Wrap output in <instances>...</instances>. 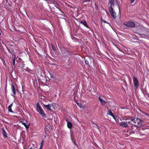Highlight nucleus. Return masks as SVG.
Returning a JSON list of instances; mask_svg holds the SVG:
<instances>
[{
  "instance_id": "c85d7f7f",
  "label": "nucleus",
  "mask_w": 149,
  "mask_h": 149,
  "mask_svg": "<svg viewBox=\"0 0 149 149\" xmlns=\"http://www.w3.org/2000/svg\"><path fill=\"white\" fill-rule=\"evenodd\" d=\"M45 132L48 131V128H47V127H45Z\"/></svg>"
},
{
  "instance_id": "4468645a",
  "label": "nucleus",
  "mask_w": 149,
  "mask_h": 149,
  "mask_svg": "<svg viewBox=\"0 0 149 149\" xmlns=\"http://www.w3.org/2000/svg\"><path fill=\"white\" fill-rule=\"evenodd\" d=\"M115 0H110L109 1V3H110L111 6L112 7L113 6L114 4V2Z\"/></svg>"
},
{
  "instance_id": "7ed1b4c3",
  "label": "nucleus",
  "mask_w": 149,
  "mask_h": 149,
  "mask_svg": "<svg viewBox=\"0 0 149 149\" xmlns=\"http://www.w3.org/2000/svg\"><path fill=\"white\" fill-rule=\"evenodd\" d=\"M11 88L13 94H12V96L15 98L16 97L15 95L16 94V92H18V89L16 88H15L14 86L11 84Z\"/></svg>"
},
{
  "instance_id": "f257e3e1",
  "label": "nucleus",
  "mask_w": 149,
  "mask_h": 149,
  "mask_svg": "<svg viewBox=\"0 0 149 149\" xmlns=\"http://www.w3.org/2000/svg\"><path fill=\"white\" fill-rule=\"evenodd\" d=\"M131 121L134 123V125L135 126L140 127L143 126V121L138 118H131Z\"/></svg>"
},
{
  "instance_id": "c9c22d12",
  "label": "nucleus",
  "mask_w": 149,
  "mask_h": 149,
  "mask_svg": "<svg viewBox=\"0 0 149 149\" xmlns=\"http://www.w3.org/2000/svg\"><path fill=\"white\" fill-rule=\"evenodd\" d=\"M22 89H24L23 86V85H22Z\"/></svg>"
},
{
  "instance_id": "aec40b11",
  "label": "nucleus",
  "mask_w": 149,
  "mask_h": 149,
  "mask_svg": "<svg viewBox=\"0 0 149 149\" xmlns=\"http://www.w3.org/2000/svg\"><path fill=\"white\" fill-rule=\"evenodd\" d=\"M12 60L13 61V65H15V56L13 58Z\"/></svg>"
},
{
  "instance_id": "72a5a7b5",
  "label": "nucleus",
  "mask_w": 149,
  "mask_h": 149,
  "mask_svg": "<svg viewBox=\"0 0 149 149\" xmlns=\"http://www.w3.org/2000/svg\"><path fill=\"white\" fill-rule=\"evenodd\" d=\"M118 7L119 9V13H120V7L118 5Z\"/></svg>"
},
{
  "instance_id": "b1692460",
  "label": "nucleus",
  "mask_w": 149,
  "mask_h": 149,
  "mask_svg": "<svg viewBox=\"0 0 149 149\" xmlns=\"http://www.w3.org/2000/svg\"><path fill=\"white\" fill-rule=\"evenodd\" d=\"M143 113L145 115H146L148 118H149V114H148L146 113H144V112H143Z\"/></svg>"
},
{
  "instance_id": "6ab92c4d",
  "label": "nucleus",
  "mask_w": 149,
  "mask_h": 149,
  "mask_svg": "<svg viewBox=\"0 0 149 149\" xmlns=\"http://www.w3.org/2000/svg\"><path fill=\"white\" fill-rule=\"evenodd\" d=\"M125 122L127 124H130V118L126 119L125 120Z\"/></svg>"
},
{
  "instance_id": "6e6552de",
  "label": "nucleus",
  "mask_w": 149,
  "mask_h": 149,
  "mask_svg": "<svg viewBox=\"0 0 149 149\" xmlns=\"http://www.w3.org/2000/svg\"><path fill=\"white\" fill-rule=\"evenodd\" d=\"M98 99L101 104H102V105H105V104L106 103V102H105L104 100H103L100 96L99 97Z\"/></svg>"
},
{
  "instance_id": "2f4dec72",
  "label": "nucleus",
  "mask_w": 149,
  "mask_h": 149,
  "mask_svg": "<svg viewBox=\"0 0 149 149\" xmlns=\"http://www.w3.org/2000/svg\"><path fill=\"white\" fill-rule=\"evenodd\" d=\"M24 65L25 64L24 63H22V67H24Z\"/></svg>"
},
{
  "instance_id": "c756f323",
  "label": "nucleus",
  "mask_w": 149,
  "mask_h": 149,
  "mask_svg": "<svg viewBox=\"0 0 149 149\" xmlns=\"http://www.w3.org/2000/svg\"><path fill=\"white\" fill-rule=\"evenodd\" d=\"M134 1V0H131V3H132Z\"/></svg>"
},
{
  "instance_id": "a211bd4d",
  "label": "nucleus",
  "mask_w": 149,
  "mask_h": 149,
  "mask_svg": "<svg viewBox=\"0 0 149 149\" xmlns=\"http://www.w3.org/2000/svg\"><path fill=\"white\" fill-rule=\"evenodd\" d=\"M77 105L80 107V108H83V106H82V105L81 104L80 102H77Z\"/></svg>"
},
{
  "instance_id": "e433bc0d",
  "label": "nucleus",
  "mask_w": 149,
  "mask_h": 149,
  "mask_svg": "<svg viewBox=\"0 0 149 149\" xmlns=\"http://www.w3.org/2000/svg\"><path fill=\"white\" fill-rule=\"evenodd\" d=\"M55 3H57V2H55Z\"/></svg>"
},
{
  "instance_id": "dca6fc26",
  "label": "nucleus",
  "mask_w": 149,
  "mask_h": 149,
  "mask_svg": "<svg viewBox=\"0 0 149 149\" xmlns=\"http://www.w3.org/2000/svg\"><path fill=\"white\" fill-rule=\"evenodd\" d=\"M22 123L25 127L26 129H28L29 128V125H27L26 124V123L24 122H22Z\"/></svg>"
},
{
  "instance_id": "20e7f679",
  "label": "nucleus",
  "mask_w": 149,
  "mask_h": 149,
  "mask_svg": "<svg viewBox=\"0 0 149 149\" xmlns=\"http://www.w3.org/2000/svg\"><path fill=\"white\" fill-rule=\"evenodd\" d=\"M109 10L112 17L114 19L116 18V13L113 10L112 7L111 6L109 7Z\"/></svg>"
},
{
  "instance_id": "f704fd0d",
  "label": "nucleus",
  "mask_w": 149,
  "mask_h": 149,
  "mask_svg": "<svg viewBox=\"0 0 149 149\" xmlns=\"http://www.w3.org/2000/svg\"><path fill=\"white\" fill-rule=\"evenodd\" d=\"M42 147L40 146V148L39 149H42Z\"/></svg>"
},
{
  "instance_id": "4c0bfd02",
  "label": "nucleus",
  "mask_w": 149,
  "mask_h": 149,
  "mask_svg": "<svg viewBox=\"0 0 149 149\" xmlns=\"http://www.w3.org/2000/svg\"><path fill=\"white\" fill-rule=\"evenodd\" d=\"M56 8H57V6H56Z\"/></svg>"
},
{
  "instance_id": "393cba45",
  "label": "nucleus",
  "mask_w": 149,
  "mask_h": 149,
  "mask_svg": "<svg viewBox=\"0 0 149 149\" xmlns=\"http://www.w3.org/2000/svg\"><path fill=\"white\" fill-rule=\"evenodd\" d=\"M143 113L145 115H146L148 118H149V114H148L146 113H144V112H143Z\"/></svg>"
},
{
  "instance_id": "f8f14e48",
  "label": "nucleus",
  "mask_w": 149,
  "mask_h": 149,
  "mask_svg": "<svg viewBox=\"0 0 149 149\" xmlns=\"http://www.w3.org/2000/svg\"><path fill=\"white\" fill-rule=\"evenodd\" d=\"M67 123L68 127L69 129H71L72 126V123L70 122L67 121Z\"/></svg>"
},
{
  "instance_id": "39448f33",
  "label": "nucleus",
  "mask_w": 149,
  "mask_h": 149,
  "mask_svg": "<svg viewBox=\"0 0 149 149\" xmlns=\"http://www.w3.org/2000/svg\"><path fill=\"white\" fill-rule=\"evenodd\" d=\"M133 83L134 84V89H136L139 86V83L138 79L135 77H133Z\"/></svg>"
},
{
  "instance_id": "423d86ee",
  "label": "nucleus",
  "mask_w": 149,
  "mask_h": 149,
  "mask_svg": "<svg viewBox=\"0 0 149 149\" xmlns=\"http://www.w3.org/2000/svg\"><path fill=\"white\" fill-rule=\"evenodd\" d=\"M43 105L44 107L46 108L48 110L52 111V109L51 108V107H52L51 104H48L47 105H45L44 104H43Z\"/></svg>"
},
{
  "instance_id": "9b49d317",
  "label": "nucleus",
  "mask_w": 149,
  "mask_h": 149,
  "mask_svg": "<svg viewBox=\"0 0 149 149\" xmlns=\"http://www.w3.org/2000/svg\"><path fill=\"white\" fill-rule=\"evenodd\" d=\"M2 132L3 136L5 138L7 137V133L4 130V128L2 129Z\"/></svg>"
},
{
  "instance_id": "5701e85b",
  "label": "nucleus",
  "mask_w": 149,
  "mask_h": 149,
  "mask_svg": "<svg viewBox=\"0 0 149 149\" xmlns=\"http://www.w3.org/2000/svg\"><path fill=\"white\" fill-rule=\"evenodd\" d=\"M85 62L86 63V64L87 65H88L89 64V62L87 60L85 59Z\"/></svg>"
},
{
  "instance_id": "9d476101",
  "label": "nucleus",
  "mask_w": 149,
  "mask_h": 149,
  "mask_svg": "<svg viewBox=\"0 0 149 149\" xmlns=\"http://www.w3.org/2000/svg\"><path fill=\"white\" fill-rule=\"evenodd\" d=\"M13 106V103H12L8 106V111L11 113H14V112L12 110V107Z\"/></svg>"
},
{
  "instance_id": "2eb2a0df",
  "label": "nucleus",
  "mask_w": 149,
  "mask_h": 149,
  "mask_svg": "<svg viewBox=\"0 0 149 149\" xmlns=\"http://www.w3.org/2000/svg\"><path fill=\"white\" fill-rule=\"evenodd\" d=\"M108 114L111 116H112V117H113V118H114V116L113 113H112V111H111L110 110H109V111H108Z\"/></svg>"
},
{
  "instance_id": "7c9ffc66",
  "label": "nucleus",
  "mask_w": 149,
  "mask_h": 149,
  "mask_svg": "<svg viewBox=\"0 0 149 149\" xmlns=\"http://www.w3.org/2000/svg\"><path fill=\"white\" fill-rule=\"evenodd\" d=\"M147 36L149 38V33L147 34Z\"/></svg>"
},
{
  "instance_id": "bb28decb",
  "label": "nucleus",
  "mask_w": 149,
  "mask_h": 149,
  "mask_svg": "<svg viewBox=\"0 0 149 149\" xmlns=\"http://www.w3.org/2000/svg\"><path fill=\"white\" fill-rule=\"evenodd\" d=\"M70 136H71V139L73 141V143H74V145H76V143L75 142H74V141H73V140L72 139V135H71V134Z\"/></svg>"
},
{
  "instance_id": "0eeeda50",
  "label": "nucleus",
  "mask_w": 149,
  "mask_h": 149,
  "mask_svg": "<svg viewBox=\"0 0 149 149\" xmlns=\"http://www.w3.org/2000/svg\"><path fill=\"white\" fill-rule=\"evenodd\" d=\"M80 23L81 24H82L84 25L87 28H88L89 27L88 26L87 24V23L84 20H81L80 21Z\"/></svg>"
},
{
  "instance_id": "cd10ccee",
  "label": "nucleus",
  "mask_w": 149,
  "mask_h": 149,
  "mask_svg": "<svg viewBox=\"0 0 149 149\" xmlns=\"http://www.w3.org/2000/svg\"><path fill=\"white\" fill-rule=\"evenodd\" d=\"M52 48L53 49L54 51H55V48L54 47L53 45H52Z\"/></svg>"
},
{
  "instance_id": "4be33fe9",
  "label": "nucleus",
  "mask_w": 149,
  "mask_h": 149,
  "mask_svg": "<svg viewBox=\"0 0 149 149\" xmlns=\"http://www.w3.org/2000/svg\"><path fill=\"white\" fill-rule=\"evenodd\" d=\"M89 1V0H83L81 2L82 3H84L85 2Z\"/></svg>"
},
{
  "instance_id": "1a4fd4ad",
  "label": "nucleus",
  "mask_w": 149,
  "mask_h": 149,
  "mask_svg": "<svg viewBox=\"0 0 149 149\" xmlns=\"http://www.w3.org/2000/svg\"><path fill=\"white\" fill-rule=\"evenodd\" d=\"M120 125L121 126L126 127L128 126V124L125 122L122 121L120 123Z\"/></svg>"
},
{
  "instance_id": "412c9836",
  "label": "nucleus",
  "mask_w": 149,
  "mask_h": 149,
  "mask_svg": "<svg viewBox=\"0 0 149 149\" xmlns=\"http://www.w3.org/2000/svg\"><path fill=\"white\" fill-rule=\"evenodd\" d=\"M43 145H44V140L43 139L41 143L40 146L43 147Z\"/></svg>"
},
{
  "instance_id": "a878e982",
  "label": "nucleus",
  "mask_w": 149,
  "mask_h": 149,
  "mask_svg": "<svg viewBox=\"0 0 149 149\" xmlns=\"http://www.w3.org/2000/svg\"><path fill=\"white\" fill-rule=\"evenodd\" d=\"M103 22L104 23H107V24H109V25H110V24L107 21L105 20H103Z\"/></svg>"
},
{
  "instance_id": "f3484780",
  "label": "nucleus",
  "mask_w": 149,
  "mask_h": 149,
  "mask_svg": "<svg viewBox=\"0 0 149 149\" xmlns=\"http://www.w3.org/2000/svg\"><path fill=\"white\" fill-rule=\"evenodd\" d=\"M135 26V24L134 22L131 21V28H133Z\"/></svg>"
},
{
  "instance_id": "ddd939ff",
  "label": "nucleus",
  "mask_w": 149,
  "mask_h": 149,
  "mask_svg": "<svg viewBox=\"0 0 149 149\" xmlns=\"http://www.w3.org/2000/svg\"><path fill=\"white\" fill-rule=\"evenodd\" d=\"M124 24L128 27H130V21L128 22H126L124 23Z\"/></svg>"
},
{
  "instance_id": "f03ea898",
  "label": "nucleus",
  "mask_w": 149,
  "mask_h": 149,
  "mask_svg": "<svg viewBox=\"0 0 149 149\" xmlns=\"http://www.w3.org/2000/svg\"><path fill=\"white\" fill-rule=\"evenodd\" d=\"M36 110L37 112L39 113V114L41 115L42 118H45L46 114L45 113L43 109L41 107L40 105L38 103L36 105Z\"/></svg>"
},
{
  "instance_id": "473e14b6",
  "label": "nucleus",
  "mask_w": 149,
  "mask_h": 149,
  "mask_svg": "<svg viewBox=\"0 0 149 149\" xmlns=\"http://www.w3.org/2000/svg\"><path fill=\"white\" fill-rule=\"evenodd\" d=\"M24 89H22V91L23 92V93H24Z\"/></svg>"
}]
</instances>
